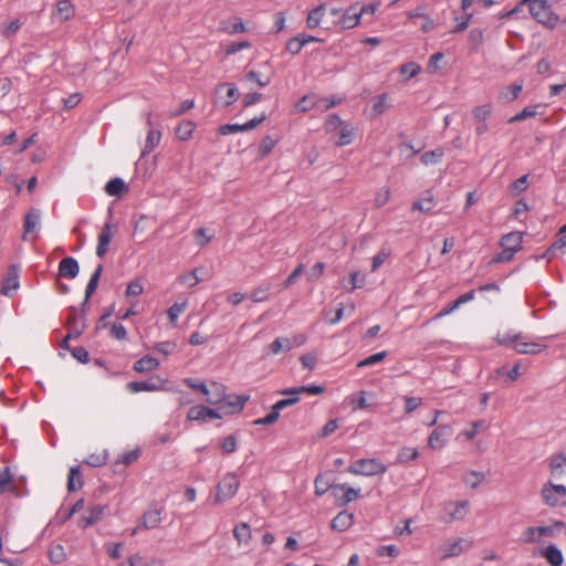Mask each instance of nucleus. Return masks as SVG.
<instances>
[{"label": "nucleus", "mask_w": 566, "mask_h": 566, "mask_svg": "<svg viewBox=\"0 0 566 566\" xmlns=\"http://www.w3.org/2000/svg\"><path fill=\"white\" fill-rule=\"evenodd\" d=\"M56 14L61 21H67L74 15V7L70 0H60L56 3Z\"/></svg>", "instance_id": "c9c22d12"}, {"label": "nucleus", "mask_w": 566, "mask_h": 566, "mask_svg": "<svg viewBox=\"0 0 566 566\" xmlns=\"http://www.w3.org/2000/svg\"><path fill=\"white\" fill-rule=\"evenodd\" d=\"M20 268L17 264H11L3 279L1 293L6 296H11L19 289Z\"/></svg>", "instance_id": "423d86ee"}, {"label": "nucleus", "mask_w": 566, "mask_h": 566, "mask_svg": "<svg viewBox=\"0 0 566 566\" xmlns=\"http://www.w3.org/2000/svg\"><path fill=\"white\" fill-rule=\"evenodd\" d=\"M233 536L235 537V539L238 541L239 544L249 543V541L251 539L250 525L244 522L235 525L233 528Z\"/></svg>", "instance_id": "4c0bfd02"}, {"label": "nucleus", "mask_w": 566, "mask_h": 566, "mask_svg": "<svg viewBox=\"0 0 566 566\" xmlns=\"http://www.w3.org/2000/svg\"><path fill=\"white\" fill-rule=\"evenodd\" d=\"M111 335L118 340H124L127 338V331L124 325L119 323H113L111 325Z\"/></svg>", "instance_id": "338daca9"}, {"label": "nucleus", "mask_w": 566, "mask_h": 566, "mask_svg": "<svg viewBox=\"0 0 566 566\" xmlns=\"http://www.w3.org/2000/svg\"><path fill=\"white\" fill-rule=\"evenodd\" d=\"M541 554L551 566H562L564 563L562 551L554 544L548 545Z\"/></svg>", "instance_id": "aec40b11"}, {"label": "nucleus", "mask_w": 566, "mask_h": 566, "mask_svg": "<svg viewBox=\"0 0 566 566\" xmlns=\"http://www.w3.org/2000/svg\"><path fill=\"white\" fill-rule=\"evenodd\" d=\"M360 493V489H354L347 483L335 484L334 496L337 499V506H345L349 502L355 501Z\"/></svg>", "instance_id": "0eeeda50"}, {"label": "nucleus", "mask_w": 566, "mask_h": 566, "mask_svg": "<svg viewBox=\"0 0 566 566\" xmlns=\"http://www.w3.org/2000/svg\"><path fill=\"white\" fill-rule=\"evenodd\" d=\"M315 494L317 496L324 495L328 490H332L334 492V486L328 481L324 479L322 474L317 475L315 479Z\"/></svg>", "instance_id": "37998d69"}, {"label": "nucleus", "mask_w": 566, "mask_h": 566, "mask_svg": "<svg viewBox=\"0 0 566 566\" xmlns=\"http://www.w3.org/2000/svg\"><path fill=\"white\" fill-rule=\"evenodd\" d=\"M185 308H186V303H182V304L174 303L168 308L167 314L172 324L176 323L178 316L185 311Z\"/></svg>", "instance_id": "0e129e2a"}, {"label": "nucleus", "mask_w": 566, "mask_h": 566, "mask_svg": "<svg viewBox=\"0 0 566 566\" xmlns=\"http://www.w3.org/2000/svg\"><path fill=\"white\" fill-rule=\"evenodd\" d=\"M386 357H387V352L386 350L373 354V355L368 356L367 358L358 361L357 363V367L358 368H364V367H368V366L375 365L377 363L382 361Z\"/></svg>", "instance_id": "c03bdc74"}, {"label": "nucleus", "mask_w": 566, "mask_h": 566, "mask_svg": "<svg viewBox=\"0 0 566 566\" xmlns=\"http://www.w3.org/2000/svg\"><path fill=\"white\" fill-rule=\"evenodd\" d=\"M195 129V124L190 120L181 122L176 128V135L180 140H188Z\"/></svg>", "instance_id": "ea45409f"}, {"label": "nucleus", "mask_w": 566, "mask_h": 566, "mask_svg": "<svg viewBox=\"0 0 566 566\" xmlns=\"http://www.w3.org/2000/svg\"><path fill=\"white\" fill-rule=\"evenodd\" d=\"M542 496L547 505L556 506L559 502V499L566 496V486L563 484L553 483L544 485L542 489Z\"/></svg>", "instance_id": "6e6552de"}, {"label": "nucleus", "mask_w": 566, "mask_h": 566, "mask_svg": "<svg viewBox=\"0 0 566 566\" xmlns=\"http://www.w3.org/2000/svg\"><path fill=\"white\" fill-rule=\"evenodd\" d=\"M302 49L303 45L297 35L290 39L285 44V50L293 55L298 54Z\"/></svg>", "instance_id": "774afa93"}, {"label": "nucleus", "mask_w": 566, "mask_h": 566, "mask_svg": "<svg viewBox=\"0 0 566 566\" xmlns=\"http://www.w3.org/2000/svg\"><path fill=\"white\" fill-rule=\"evenodd\" d=\"M127 388L132 392L140 391H156L161 388V381L159 378H150L142 381H130L127 384Z\"/></svg>", "instance_id": "f3484780"}, {"label": "nucleus", "mask_w": 566, "mask_h": 566, "mask_svg": "<svg viewBox=\"0 0 566 566\" xmlns=\"http://www.w3.org/2000/svg\"><path fill=\"white\" fill-rule=\"evenodd\" d=\"M65 326L70 336L80 337L86 328V318L81 317L76 307L70 306Z\"/></svg>", "instance_id": "39448f33"}, {"label": "nucleus", "mask_w": 566, "mask_h": 566, "mask_svg": "<svg viewBox=\"0 0 566 566\" xmlns=\"http://www.w3.org/2000/svg\"><path fill=\"white\" fill-rule=\"evenodd\" d=\"M114 229L116 230L117 227L115 224H112L111 222H106L103 226L101 233L98 234V243L96 247V255L98 258H104V255L106 254Z\"/></svg>", "instance_id": "9b49d317"}, {"label": "nucleus", "mask_w": 566, "mask_h": 566, "mask_svg": "<svg viewBox=\"0 0 566 566\" xmlns=\"http://www.w3.org/2000/svg\"><path fill=\"white\" fill-rule=\"evenodd\" d=\"M220 447H221L222 452L226 454H231V453L235 452L237 448H238V441H237L235 436L230 434L227 438H224L223 441L221 442Z\"/></svg>", "instance_id": "864d4df0"}, {"label": "nucleus", "mask_w": 566, "mask_h": 566, "mask_svg": "<svg viewBox=\"0 0 566 566\" xmlns=\"http://www.w3.org/2000/svg\"><path fill=\"white\" fill-rule=\"evenodd\" d=\"M41 219V212L39 209L32 208L24 217V232L30 233L35 230Z\"/></svg>", "instance_id": "2f4dec72"}, {"label": "nucleus", "mask_w": 566, "mask_h": 566, "mask_svg": "<svg viewBox=\"0 0 566 566\" xmlns=\"http://www.w3.org/2000/svg\"><path fill=\"white\" fill-rule=\"evenodd\" d=\"M161 513L163 509H154L146 511L143 514L139 524L137 525L133 533L135 534L139 528L151 530L157 527L161 522Z\"/></svg>", "instance_id": "f8f14e48"}, {"label": "nucleus", "mask_w": 566, "mask_h": 566, "mask_svg": "<svg viewBox=\"0 0 566 566\" xmlns=\"http://www.w3.org/2000/svg\"><path fill=\"white\" fill-rule=\"evenodd\" d=\"M451 434L452 428L450 426L440 424L431 432L428 444L432 449H441Z\"/></svg>", "instance_id": "9d476101"}, {"label": "nucleus", "mask_w": 566, "mask_h": 566, "mask_svg": "<svg viewBox=\"0 0 566 566\" xmlns=\"http://www.w3.org/2000/svg\"><path fill=\"white\" fill-rule=\"evenodd\" d=\"M105 191L108 196L120 197L127 191V186L122 178L116 177L106 184Z\"/></svg>", "instance_id": "c756f323"}, {"label": "nucleus", "mask_w": 566, "mask_h": 566, "mask_svg": "<svg viewBox=\"0 0 566 566\" xmlns=\"http://www.w3.org/2000/svg\"><path fill=\"white\" fill-rule=\"evenodd\" d=\"M326 4H319L318 7L314 8L312 11L308 12L306 24L310 29H315L319 25L321 20L324 15Z\"/></svg>", "instance_id": "e433bc0d"}, {"label": "nucleus", "mask_w": 566, "mask_h": 566, "mask_svg": "<svg viewBox=\"0 0 566 566\" xmlns=\"http://www.w3.org/2000/svg\"><path fill=\"white\" fill-rule=\"evenodd\" d=\"M49 558L54 564H60L65 559V552L62 545H54L49 551Z\"/></svg>", "instance_id": "603ef678"}, {"label": "nucleus", "mask_w": 566, "mask_h": 566, "mask_svg": "<svg viewBox=\"0 0 566 566\" xmlns=\"http://www.w3.org/2000/svg\"><path fill=\"white\" fill-rule=\"evenodd\" d=\"M524 336L521 333H504L497 335V343L503 346H509L514 343V345L523 339Z\"/></svg>", "instance_id": "49530a36"}, {"label": "nucleus", "mask_w": 566, "mask_h": 566, "mask_svg": "<svg viewBox=\"0 0 566 566\" xmlns=\"http://www.w3.org/2000/svg\"><path fill=\"white\" fill-rule=\"evenodd\" d=\"M354 518L353 513L342 511L332 520L331 527L333 531L344 532L353 525Z\"/></svg>", "instance_id": "6ab92c4d"}, {"label": "nucleus", "mask_w": 566, "mask_h": 566, "mask_svg": "<svg viewBox=\"0 0 566 566\" xmlns=\"http://www.w3.org/2000/svg\"><path fill=\"white\" fill-rule=\"evenodd\" d=\"M492 113V105L484 104L476 106L472 111L473 118L478 122H484Z\"/></svg>", "instance_id": "de8ad7c7"}, {"label": "nucleus", "mask_w": 566, "mask_h": 566, "mask_svg": "<svg viewBox=\"0 0 566 566\" xmlns=\"http://www.w3.org/2000/svg\"><path fill=\"white\" fill-rule=\"evenodd\" d=\"M469 502L468 501H461V502H450L448 503L443 509V515L441 516V520L446 523H451L453 521H461L465 517L468 513Z\"/></svg>", "instance_id": "20e7f679"}, {"label": "nucleus", "mask_w": 566, "mask_h": 566, "mask_svg": "<svg viewBox=\"0 0 566 566\" xmlns=\"http://www.w3.org/2000/svg\"><path fill=\"white\" fill-rule=\"evenodd\" d=\"M462 542H463V539L458 538V539H454L452 542H448L444 545H442L440 547V551L442 553L441 558L446 559V558H449V557H454V556L460 555L462 553V551H463Z\"/></svg>", "instance_id": "cd10ccee"}, {"label": "nucleus", "mask_w": 566, "mask_h": 566, "mask_svg": "<svg viewBox=\"0 0 566 566\" xmlns=\"http://www.w3.org/2000/svg\"><path fill=\"white\" fill-rule=\"evenodd\" d=\"M283 347L285 350H290L292 348V344L289 338L277 337L270 345L271 352L274 355H277L283 349Z\"/></svg>", "instance_id": "3c124183"}, {"label": "nucleus", "mask_w": 566, "mask_h": 566, "mask_svg": "<svg viewBox=\"0 0 566 566\" xmlns=\"http://www.w3.org/2000/svg\"><path fill=\"white\" fill-rule=\"evenodd\" d=\"M226 386L221 382L211 381L206 392V400L210 405L223 402L227 397Z\"/></svg>", "instance_id": "4468645a"}, {"label": "nucleus", "mask_w": 566, "mask_h": 566, "mask_svg": "<svg viewBox=\"0 0 566 566\" xmlns=\"http://www.w3.org/2000/svg\"><path fill=\"white\" fill-rule=\"evenodd\" d=\"M524 8H527L530 14L541 24L551 29L555 28L558 22V15L555 14L546 0H523L509 15H516Z\"/></svg>", "instance_id": "f257e3e1"}, {"label": "nucleus", "mask_w": 566, "mask_h": 566, "mask_svg": "<svg viewBox=\"0 0 566 566\" xmlns=\"http://www.w3.org/2000/svg\"><path fill=\"white\" fill-rule=\"evenodd\" d=\"M564 467H566V453L559 452L551 458L549 469L552 474H556Z\"/></svg>", "instance_id": "79ce46f5"}, {"label": "nucleus", "mask_w": 566, "mask_h": 566, "mask_svg": "<svg viewBox=\"0 0 566 566\" xmlns=\"http://www.w3.org/2000/svg\"><path fill=\"white\" fill-rule=\"evenodd\" d=\"M187 418L190 421H206L208 418L220 419L221 415L216 409H211L202 405H197L189 408Z\"/></svg>", "instance_id": "1a4fd4ad"}, {"label": "nucleus", "mask_w": 566, "mask_h": 566, "mask_svg": "<svg viewBox=\"0 0 566 566\" xmlns=\"http://www.w3.org/2000/svg\"><path fill=\"white\" fill-rule=\"evenodd\" d=\"M70 353L76 360H78L82 364H85L90 360L88 352L83 346L72 347V349H70Z\"/></svg>", "instance_id": "052dcab7"}, {"label": "nucleus", "mask_w": 566, "mask_h": 566, "mask_svg": "<svg viewBox=\"0 0 566 566\" xmlns=\"http://www.w3.org/2000/svg\"><path fill=\"white\" fill-rule=\"evenodd\" d=\"M418 450L416 448L403 447L398 451L397 462L406 463L410 460H415L418 458Z\"/></svg>", "instance_id": "a19ab883"}, {"label": "nucleus", "mask_w": 566, "mask_h": 566, "mask_svg": "<svg viewBox=\"0 0 566 566\" xmlns=\"http://www.w3.org/2000/svg\"><path fill=\"white\" fill-rule=\"evenodd\" d=\"M434 206L433 195L430 190H427L420 200H417L412 205V210H419L421 212H430Z\"/></svg>", "instance_id": "72a5a7b5"}, {"label": "nucleus", "mask_w": 566, "mask_h": 566, "mask_svg": "<svg viewBox=\"0 0 566 566\" xmlns=\"http://www.w3.org/2000/svg\"><path fill=\"white\" fill-rule=\"evenodd\" d=\"M547 348L546 345H542L533 342H525L524 338L520 339L515 345L514 349L520 354L536 355Z\"/></svg>", "instance_id": "b1692460"}, {"label": "nucleus", "mask_w": 566, "mask_h": 566, "mask_svg": "<svg viewBox=\"0 0 566 566\" xmlns=\"http://www.w3.org/2000/svg\"><path fill=\"white\" fill-rule=\"evenodd\" d=\"M443 157V150L437 148L434 150L426 151L421 156V161L426 165L437 164Z\"/></svg>", "instance_id": "8fccbe9b"}, {"label": "nucleus", "mask_w": 566, "mask_h": 566, "mask_svg": "<svg viewBox=\"0 0 566 566\" xmlns=\"http://www.w3.org/2000/svg\"><path fill=\"white\" fill-rule=\"evenodd\" d=\"M143 291H144V285L142 283V281L137 279V280H133L132 282H129L125 294H126V297L138 296L143 293Z\"/></svg>", "instance_id": "bf43d9fd"}, {"label": "nucleus", "mask_w": 566, "mask_h": 566, "mask_svg": "<svg viewBox=\"0 0 566 566\" xmlns=\"http://www.w3.org/2000/svg\"><path fill=\"white\" fill-rule=\"evenodd\" d=\"M483 41V33L479 29H473L469 34V43L471 49L475 51Z\"/></svg>", "instance_id": "e2e57ef3"}, {"label": "nucleus", "mask_w": 566, "mask_h": 566, "mask_svg": "<svg viewBox=\"0 0 566 566\" xmlns=\"http://www.w3.org/2000/svg\"><path fill=\"white\" fill-rule=\"evenodd\" d=\"M80 265L76 259L72 256L63 258L59 263V275L73 280L78 275Z\"/></svg>", "instance_id": "ddd939ff"}, {"label": "nucleus", "mask_w": 566, "mask_h": 566, "mask_svg": "<svg viewBox=\"0 0 566 566\" xmlns=\"http://www.w3.org/2000/svg\"><path fill=\"white\" fill-rule=\"evenodd\" d=\"M523 90V82H515L506 86L499 94V101L502 103H510L515 101Z\"/></svg>", "instance_id": "4be33fe9"}, {"label": "nucleus", "mask_w": 566, "mask_h": 566, "mask_svg": "<svg viewBox=\"0 0 566 566\" xmlns=\"http://www.w3.org/2000/svg\"><path fill=\"white\" fill-rule=\"evenodd\" d=\"M560 250L562 252L566 251V233H558V239L544 252L541 258H553L555 252Z\"/></svg>", "instance_id": "58836bf2"}, {"label": "nucleus", "mask_w": 566, "mask_h": 566, "mask_svg": "<svg viewBox=\"0 0 566 566\" xmlns=\"http://www.w3.org/2000/svg\"><path fill=\"white\" fill-rule=\"evenodd\" d=\"M522 241L521 232H510L502 237L500 244L502 249L512 250L516 253L522 248Z\"/></svg>", "instance_id": "412c9836"}, {"label": "nucleus", "mask_w": 566, "mask_h": 566, "mask_svg": "<svg viewBox=\"0 0 566 566\" xmlns=\"http://www.w3.org/2000/svg\"><path fill=\"white\" fill-rule=\"evenodd\" d=\"M85 463L95 468L105 465L107 463L106 451L90 454V457L85 460Z\"/></svg>", "instance_id": "09e8293b"}, {"label": "nucleus", "mask_w": 566, "mask_h": 566, "mask_svg": "<svg viewBox=\"0 0 566 566\" xmlns=\"http://www.w3.org/2000/svg\"><path fill=\"white\" fill-rule=\"evenodd\" d=\"M8 491H15V485L12 481L10 468L6 467L0 470V494H3Z\"/></svg>", "instance_id": "f704fd0d"}, {"label": "nucleus", "mask_w": 566, "mask_h": 566, "mask_svg": "<svg viewBox=\"0 0 566 566\" xmlns=\"http://www.w3.org/2000/svg\"><path fill=\"white\" fill-rule=\"evenodd\" d=\"M160 138L161 132L159 129L150 128L146 137L145 146L142 150V156L145 157L150 154L159 145Z\"/></svg>", "instance_id": "a878e982"}, {"label": "nucleus", "mask_w": 566, "mask_h": 566, "mask_svg": "<svg viewBox=\"0 0 566 566\" xmlns=\"http://www.w3.org/2000/svg\"><path fill=\"white\" fill-rule=\"evenodd\" d=\"M325 270V263L324 262H317L315 263L310 271L306 273L307 280L310 282L318 280Z\"/></svg>", "instance_id": "4d7b16f0"}, {"label": "nucleus", "mask_w": 566, "mask_h": 566, "mask_svg": "<svg viewBox=\"0 0 566 566\" xmlns=\"http://www.w3.org/2000/svg\"><path fill=\"white\" fill-rule=\"evenodd\" d=\"M223 91H226V97L221 103L223 107L232 105L239 98L240 94L234 84L221 83L217 85L216 95L219 96Z\"/></svg>", "instance_id": "a211bd4d"}, {"label": "nucleus", "mask_w": 566, "mask_h": 566, "mask_svg": "<svg viewBox=\"0 0 566 566\" xmlns=\"http://www.w3.org/2000/svg\"><path fill=\"white\" fill-rule=\"evenodd\" d=\"M325 391V387L318 385H307L300 387L285 388L280 391L281 395H301V394H311V395H321Z\"/></svg>", "instance_id": "393cba45"}, {"label": "nucleus", "mask_w": 566, "mask_h": 566, "mask_svg": "<svg viewBox=\"0 0 566 566\" xmlns=\"http://www.w3.org/2000/svg\"><path fill=\"white\" fill-rule=\"evenodd\" d=\"M565 528L566 524L563 521H555L551 525L537 526V534L539 537H555Z\"/></svg>", "instance_id": "c85d7f7f"}, {"label": "nucleus", "mask_w": 566, "mask_h": 566, "mask_svg": "<svg viewBox=\"0 0 566 566\" xmlns=\"http://www.w3.org/2000/svg\"><path fill=\"white\" fill-rule=\"evenodd\" d=\"M360 22V17L358 13V3L349 7L342 13V17L338 20L342 29H353L358 25Z\"/></svg>", "instance_id": "2eb2a0df"}, {"label": "nucleus", "mask_w": 566, "mask_h": 566, "mask_svg": "<svg viewBox=\"0 0 566 566\" xmlns=\"http://www.w3.org/2000/svg\"><path fill=\"white\" fill-rule=\"evenodd\" d=\"M83 476L78 467H71L67 476V491L73 492L83 486Z\"/></svg>", "instance_id": "7c9ffc66"}, {"label": "nucleus", "mask_w": 566, "mask_h": 566, "mask_svg": "<svg viewBox=\"0 0 566 566\" xmlns=\"http://www.w3.org/2000/svg\"><path fill=\"white\" fill-rule=\"evenodd\" d=\"M250 48H251V43L249 41L232 42L224 48V53L227 55H231L241 50L250 49Z\"/></svg>", "instance_id": "680f3d73"}, {"label": "nucleus", "mask_w": 566, "mask_h": 566, "mask_svg": "<svg viewBox=\"0 0 566 566\" xmlns=\"http://www.w3.org/2000/svg\"><path fill=\"white\" fill-rule=\"evenodd\" d=\"M239 485L237 475L227 474L217 485L216 503L220 504L233 497Z\"/></svg>", "instance_id": "7ed1b4c3"}, {"label": "nucleus", "mask_w": 566, "mask_h": 566, "mask_svg": "<svg viewBox=\"0 0 566 566\" xmlns=\"http://www.w3.org/2000/svg\"><path fill=\"white\" fill-rule=\"evenodd\" d=\"M250 399L249 396H234L231 397L230 400L224 402L221 406L222 410H226V413L232 415L241 412L244 408L245 402Z\"/></svg>", "instance_id": "5701e85b"}, {"label": "nucleus", "mask_w": 566, "mask_h": 566, "mask_svg": "<svg viewBox=\"0 0 566 566\" xmlns=\"http://www.w3.org/2000/svg\"><path fill=\"white\" fill-rule=\"evenodd\" d=\"M221 25V30L228 34H238L247 31L243 20L239 17H235L233 21H223Z\"/></svg>", "instance_id": "473e14b6"}, {"label": "nucleus", "mask_w": 566, "mask_h": 566, "mask_svg": "<svg viewBox=\"0 0 566 566\" xmlns=\"http://www.w3.org/2000/svg\"><path fill=\"white\" fill-rule=\"evenodd\" d=\"M537 527L530 526L522 534V542L526 544L537 543L538 542Z\"/></svg>", "instance_id": "69168bd1"}, {"label": "nucleus", "mask_w": 566, "mask_h": 566, "mask_svg": "<svg viewBox=\"0 0 566 566\" xmlns=\"http://www.w3.org/2000/svg\"><path fill=\"white\" fill-rule=\"evenodd\" d=\"M270 291V284H261L255 287L251 293V300L255 303L268 300Z\"/></svg>", "instance_id": "a18cd8bd"}, {"label": "nucleus", "mask_w": 566, "mask_h": 566, "mask_svg": "<svg viewBox=\"0 0 566 566\" xmlns=\"http://www.w3.org/2000/svg\"><path fill=\"white\" fill-rule=\"evenodd\" d=\"M347 471L355 475H378L387 471V467L377 459H360L353 462Z\"/></svg>", "instance_id": "f03ea898"}, {"label": "nucleus", "mask_w": 566, "mask_h": 566, "mask_svg": "<svg viewBox=\"0 0 566 566\" xmlns=\"http://www.w3.org/2000/svg\"><path fill=\"white\" fill-rule=\"evenodd\" d=\"M105 509L106 506L99 504L90 507L86 514L81 517L80 526L86 528L101 521L103 518Z\"/></svg>", "instance_id": "dca6fc26"}, {"label": "nucleus", "mask_w": 566, "mask_h": 566, "mask_svg": "<svg viewBox=\"0 0 566 566\" xmlns=\"http://www.w3.org/2000/svg\"><path fill=\"white\" fill-rule=\"evenodd\" d=\"M420 71H421V67L416 62L405 63L400 66V73L402 75H407L408 78L415 77L416 75L419 74Z\"/></svg>", "instance_id": "5fc2aeb1"}, {"label": "nucleus", "mask_w": 566, "mask_h": 566, "mask_svg": "<svg viewBox=\"0 0 566 566\" xmlns=\"http://www.w3.org/2000/svg\"><path fill=\"white\" fill-rule=\"evenodd\" d=\"M159 360L153 356H144L134 363V370L137 373H146L157 369Z\"/></svg>", "instance_id": "bb28decb"}, {"label": "nucleus", "mask_w": 566, "mask_h": 566, "mask_svg": "<svg viewBox=\"0 0 566 566\" xmlns=\"http://www.w3.org/2000/svg\"><path fill=\"white\" fill-rule=\"evenodd\" d=\"M248 128H245V123L240 125V124H226V125H222L219 127L218 129V133L220 135H229V134H233V133H239V132H247Z\"/></svg>", "instance_id": "13d9d810"}, {"label": "nucleus", "mask_w": 566, "mask_h": 566, "mask_svg": "<svg viewBox=\"0 0 566 566\" xmlns=\"http://www.w3.org/2000/svg\"><path fill=\"white\" fill-rule=\"evenodd\" d=\"M304 269L305 265L303 263H300L283 282V289H287L294 285L297 282L300 275L304 272Z\"/></svg>", "instance_id": "6e6d98bb"}]
</instances>
